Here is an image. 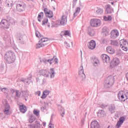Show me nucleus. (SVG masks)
Segmentation results:
<instances>
[{"label":"nucleus","instance_id":"obj_1","mask_svg":"<svg viewBox=\"0 0 128 128\" xmlns=\"http://www.w3.org/2000/svg\"><path fill=\"white\" fill-rule=\"evenodd\" d=\"M40 74L46 78H48L50 74L51 78H54V68H50V72L46 70H41L40 71Z\"/></svg>","mask_w":128,"mask_h":128},{"label":"nucleus","instance_id":"obj_2","mask_svg":"<svg viewBox=\"0 0 128 128\" xmlns=\"http://www.w3.org/2000/svg\"><path fill=\"white\" fill-rule=\"evenodd\" d=\"M48 44V38H41L38 43L36 44V48H43L45 46H46Z\"/></svg>","mask_w":128,"mask_h":128},{"label":"nucleus","instance_id":"obj_3","mask_svg":"<svg viewBox=\"0 0 128 128\" xmlns=\"http://www.w3.org/2000/svg\"><path fill=\"white\" fill-rule=\"evenodd\" d=\"M118 98L119 100H121L122 102L126 100L128 98V92H124V91H120L118 93Z\"/></svg>","mask_w":128,"mask_h":128},{"label":"nucleus","instance_id":"obj_4","mask_svg":"<svg viewBox=\"0 0 128 128\" xmlns=\"http://www.w3.org/2000/svg\"><path fill=\"white\" fill-rule=\"evenodd\" d=\"M90 24L93 28H97V26H100L102 24V22L98 18H94L90 20Z\"/></svg>","mask_w":128,"mask_h":128},{"label":"nucleus","instance_id":"obj_5","mask_svg":"<svg viewBox=\"0 0 128 128\" xmlns=\"http://www.w3.org/2000/svg\"><path fill=\"white\" fill-rule=\"evenodd\" d=\"M4 58L8 62H14V54H12V52H6Z\"/></svg>","mask_w":128,"mask_h":128},{"label":"nucleus","instance_id":"obj_6","mask_svg":"<svg viewBox=\"0 0 128 128\" xmlns=\"http://www.w3.org/2000/svg\"><path fill=\"white\" fill-rule=\"evenodd\" d=\"M26 8V5L22 2H19L16 6V9L18 12H24Z\"/></svg>","mask_w":128,"mask_h":128},{"label":"nucleus","instance_id":"obj_7","mask_svg":"<svg viewBox=\"0 0 128 128\" xmlns=\"http://www.w3.org/2000/svg\"><path fill=\"white\" fill-rule=\"evenodd\" d=\"M0 28H10V24L8 20H2L0 23Z\"/></svg>","mask_w":128,"mask_h":128},{"label":"nucleus","instance_id":"obj_8","mask_svg":"<svg viewBox=\"0 0 128 128\" xmlns=\"http://www.w3.org/2000/svg\"><path fill=\"white\" fill-rule=\"evenodd\" d=\"M96 46V43L94 40H92L88 43V48L89 50H94Z\"/></svg>","mask_w":128,"mask_h":128},{"label":"nucleus","instance_id":"obj_9","mask_svg":"<svg viewBox=\"0 0 128 128\" xmlns=\"http://www.w3.org/2000/svg\"><path fill=\"white\" fill-rule=\"evenodd\" d=\"M118 36H120V34L118 33V30H112L110 32L111 38H116Z\"/></svg>","mask_w":128,"mask_h":128},{"label":"nucleus","instance_id":"obj_10","mask_svg":"<svg viewBox=\"0 0 128 128\" xmlns=\"http://www.w3.org/2000/svg\"><path fill=\"white\" fill-rule=\"evenodd\" d=\"M80 70H79V76L82 80L86 79V74L84 72V68L82 66H81L80 68Z\"/></svg>","mask_w":128,"mask_h":128},{"label":"nucleus","instance_id":"obj_11","mask_svg":"<svg viewBox=\"0 0 128 128\" xmlns=\"http://www.w3.org/2000/svg\"><path fill=\"white\" fill-rule=\"evenodd\" d=\"M10 106L8 104H5V108L4 110V112L5 114H10Z\"/></svg>","mask_w":128,"mask_h":128},{"label":"nucleus","instance_id":"obj_12","mask_svg":"<svg viewBox=\"0 0 128 128\" xmlns=\"http://www.w3.org/2000/svg\"><path fill=\"white\" fill-rule=\"evenodd\" d=\"M114 78L113 76H109L107 78L106 84L112 86L114 84Z\"/></svg>","mask_w":128,"mask_h":128},{"label":"nucleus","instance_id":"obj_13","mask_svg":"<svg viewBox=\"0 0 128 128\" xmlns=\"http://www.w3.org/2000/svg\"><path fill=\"white\" fill-rule=\"evenodd\" d=\"M124 120H126V118H124V117H120L119 119V120L117 122V124H116V128H120V126H122V124H124Z\"/></svg>","mask_w":128,"mask_h":128},{"label":"nucleus","instance_id":"obj_14","mask_svg":"<svg viewBox=\"0 0 128 128\" xmlns=\"http://www.w3.org/2000/svg\"><path fill=\"white\" fill-rule=\"evenodd\" d=\"M120 64V59L118 58H114L112 60L111 65L113 66H118Z\"/></svg>","mask_w":128,"mask_h":128},{"label":"nucleus","instance_id":"obj_15","mask_svg":"<svg viewBox=\"0 0 128 128\" xmlns=\"http://www.w3.org/2000/svg\"><path fill=\"white\" fill-rule=\"evenodd\" d=\"M106 52H108V54H114L116 52L114 48L110 46H108L106 48Z\"/></svg>","mask_w":128,"mask_h":128},{"label":"nucleus","instance_id":"obj_16","mask_svg":"<svg viewBox=\"0 0 128 128\" xmlns=\"http://www.w3.org/2000/svg\"><path fill=\"white\" fill-rule=\"evenodd\" d=\"M101 58H102L103 60L106 62H110V56L106 54H102Z\"/></svg>","mask_w":128,"mask_h":128},{"label":"nucleus","instance_id":"obj_17","mask_svg":"<svg viewBox=\"0 0 128 128\" xmlns=\"http://www.w3.org/2000/svg\"><path fill=\"white\" fill-rule=\"evenodd\" d=\"M92 128H100V124L96 120L92 121L91 123Z\"/></svg>","mask_w":128,"mask_h":128},{"label":"nucleus","instance_id":"obj_18","mask_svg":"<svg viewBox=\"0 0 128 128\" xmlns=\"http://www.w3.org/2000/svg\"><path fill=\"white\" fill-rule=\"evenodd\" d=\"M102 32L105 36H108V34H110V30L106 27L103 28Z\"/></svg>","mask_w":128,"mask_h":128},{"label":"nucleus","instance_id":"obj_19","mask_svg":"<svg viewBox=\"0 0 128 128\" xmlns=\"http://www.w3.org/2000/svg\"><path fill=\"white\" fill-rule=\"evenodd\" d=\"M48 62L52 64H56L58 62V60L56 58H53L51 60H48Z\"/></svg>","mask_w":128,"mask_h":128},{"label":"nucleus","instance_id":"obj_20","mask_svg":"<svg viewBox=\"0 0 128 128\" xmlns=\"http://www.w3.org/2000/svg\"><path fill=\"white\" fill-rule=\"evenodd\" d=\"M50 94V91L48 90H45L41 96V98L44 100V98H46L48 96V94Z\"/></svg>","mask_w":128,"mask_h":128},{"label":"nucleus","instance_id":"obj_21","mask_svg":"<svg viewBox=\"0 0 128 128\" xmlns=\"http://www.w3.org/2000/svg\"><path fill=\"white\" fill-rule=\"evenodd\" d=\"M44 14H48V16H53L54 14H52V12L50 10H48L47 8H45L44 9Z\"/></svg>","mask_w":128,"mask_h":128},{"label":"nucleus","instance_id":"obj_22","mask_svg":"<svg viewBox=\"0 0 128 128\" xmlns=\"http://www.w3.org/2000/svg\"><path fill=\"white\" fill-rule=\"evenodd\" d=\"M124 46H128V42L124 40H120V47L123 48Z\"/></svg>","mask_w":128,"mask_h":128},{"label":"nucleus","instance_id":"obj_23","mask_svg":"<svg viewBox=\"0 0 128 128\" xmlns=\"http://www.w3.org/2000/svg\"><path fill=\"white\" fill-rule=\"evenodd\" d=\"M20 110L21 112L24 114L26 112V107L24 105H21L19 107Z\"/></svg>","mask_w":128,"mask_h":128},{"label":"nucleus","instance_id":"obj_24","mask_svg":"<svg viewBox=\"0 0 128 128\" xmlns=\"http://www.w3.org/2000/svg\"><path fill=\"white\" fill-rule=\"evenodd\" d=\"M66 22H67V20H66V16H63L62 18V20L60 21V24H62V26H64V24H66Z\"/></svg>","mask_w":128,"mask_h":128},{"label":"nucleus","instance_id":"obj_25","mask_svg":"<svg viewBox=\"0 0 128 128\" xmlns=\"http://www.w3.org/2000/svg\"><path fill=\"white\" fill-rule=\"evenodd\" d=\"M88 34L90 36H94L96 34V31L93 29H89L88 31Z\"/></svg>","mask_w":128,"mask_h":128},{"label":"nucleus","instance_id":"obj_26","mask_svg":"<svg viewBox=\"0 0 128 128\" xmlns=\"http://www.w3.org/2000/svg\"><path fill=\"white\" fill-rule=\"evenodd\" d=\"M61 36H70V32L68 30L65 31H62L60 33Z\"/></svg>","mask_w":128,"mask_h":128},{"label":"nucleus","instance_id":"obj_27","mask_svg":"<svg viewBox=\"0 0 128 128\" xmlns=\"http://www.w3.org/2000/svg\"><path fill=\"white\" fill-rule=\"evenodd\" d=\"M6 4L9 8L12 6L14 1L12 0H6Z\"/></svg>","mask_w":128,"mask_h":128},{"label":"nucleus","instance_id":"obj_28","mask_svg":"<svg viewBox=\"0 0 128 128\" xmlns=\"http://www.w3.org/2000/svg\"><path fill=\"white\" fill-rule=\"evenodd\" d=\"M20 94L22 96H24V98H28V92H22L20 93Z\"/></svg>","mask_w":128,"mask_h":128},{"label":"nucleus","instance_id":"obj_29","mask_svg":"<svg viewBox=\"0 0 128 128\" xmlns=\"http://www.w3.org/2000/svg\"><path fill=\"white\" fill-rule=\"evenodd\" d=\"M104 12V10L100 8H97V10H96V14H102Z\"/></svg>","mask_w":128,"mask_h":128},{"label":"nucleus","instance_id":"obj_30","mask_svg":"<svg viewBox=\"0 0 128 128\" xmlns=\"http://www.w3.org/2000/svg\"><path fill=\"white\" fill-rule=\"evenodd\" d=\"M109 110L111 112H116V106H111L109 107Z\"/></svg>","mask_w":128,"mask_h":128},{"label":"nucleus","instance_id":"obj_31","mask_svg":"<svg viewBox=\"0 0 128 128\" xmlns=\"http://www.w3.org/2000/svg\"><path fill=\"white\" fill-rule=\"evenodd\" d=\"M110 44L112 46H118V42L116 40H112L110 41Z\"/></svg>","mask_w":128,"mask_h":128},{"label":"nucleus","instance_id":"obj_32","mask_svg":"<svg viewBox=\"0 0 128 128\" xmlns=\"http://www.w3.org/2000/svg\"><path fill=\"white\" fill-rule=\"evenodd\" d=\"M112 8H110V6H108L106 8V14H112Z\"/></svg>","mask_w":128,"mask_h":128},{"label":"nucleus","instance_id":"obj_33","mask_svg":"<svg viewBox=\"0 0 128 128\" xmlns=\"http://www.w3.org/2000/svg\"><path fill=\"white\" fill-rule=\"evenodd\" d=\"M35 120H36V118H34V117L31 116H30L29 119V122H30V123L34 122Z\"/></svg>","mask_w":128,"mask_h":128},{"label":"nucleus","instance_id":"obj_34","mask_svg":"<svg viewBox=\"0 0 128 128\" xmlns=\"http://www.w3.org/2000/svg\"><path fill=\"white\" fill-rule=\"evenodd\" d=\"M80 12V8H76V12L74 14V16H78V14H78V12Z\"/></svg>","mask_w":128,"mask_h":128},{"label":"nucleus","instance_id":"obj_35","mask_svg":"<svg viewBox=\"0 0 128 128\" xmlns=\"http://www.w3.org/2000/svg\"><path fill=\"white\" fill-rule=\"evenodd\" d=\"M112 20V17H110V16H104V20H105L106 22L110 20Z\"/></svg>","mask_w":128,"mask_h":128},{"label":"nucleus","instance_id":"obj_36","mask_svg":"<svg viewBox=\"0 0 128 128\" xmlns=\"http://www.w3.org/2000/svg\"><path fill=\"white\" fill-rule=\"evenodd\" d=\"M34 128H42V126L40 123H37L35 124Z\"/></svg>","mask_w":128,"mask_h":128},{"label":"nucleus","instance_id":"obj_37","mask_svg":"<svg viewBox=\"0 0 128 128\" xmlns=\"http://www.w3.org/2000/svg\"><path fill=\"white\" fill-rule=\"evenodd\" d=\"M34 114H35L36 116H38L40 114V111H38L36 110H34Z\"/></svg>","mask_w":128,"mask_h":128},{"label":"nucleus","instance_id":"obj_38","mask_svg":"<svg viewBox=\"0 0 128 128\" xmlns=\"http://www.w3.org/2000/svg\"><path fill=\"white\" fill-rule=\"evenodd\" d=\"M60 24V20H57L55 23L54 24V26H58Z\"/></svg>","mask_w":128,"mask_h":128},{"label":"nucleus","instance_id":"obj_39","mask_svg":"<svg viewBox=\"0 0 128 128\" xmlns=\"http://www.w3.org/2000/svg\"><path fill=\"white\" fill-rule=\"evenodd\" d=\"M2 91L5 94H8V89L6 88H3L2 89Z\"/></svg>","mask_w":128,"mask_h":128},{"label":"nucleus","instance_id":"obj_40","mask_svg":"<svg viewBox=\"0 0 128 128\" xmlns=\"http://www.w3.org/2000/svg\"><path fill=\"white\" fill-rule=\"evenodd\" d=\"M128 46H124L123 47H120L121 48L124 52H126L128 50Z\"/></svg>","mask_w":128,"mask_h":128},{"label":"nucleus","instance_id":"obj_41","mask_svg":"<svg viewBox=\"0 0 128 128\" xmlns=\"http://www.w3.org/2000/svg\"><path fill=\"white\" fill-rule=\"evenodd\" d=\"M48 23V18H44V20L42 21V24H46Z\"/></svg>","mask_w":128,"mask_h":128},{"label":"nucleus","instance_id":"obj_42","mask_svg":"<svg viewBox=\"0 0 128 128\" xmlns=\"http://www.w3.org/2000/svg\"><path fill=\"white\" fill-rule=\"evenodd\" d=\"M36 36H37V38H40V32H38V31L36 32Z\"/></svg>","mask_w":128,"mask_h":128},{"label":"nucleus","instance_id":"obj_43","mask_svg":"<svg viewBox=\"0 0 128 128\" xmlns=\"http://www.w3.org/2000/svg\"><path fill=\"white\" fill-rule=\"evenodd\" d=\"M36 96H40V91H38L35 92Z\"/></svg>","mask_w":128,"mask_h":128},{"label":"nucleus","instance_id":"obj_44","mask_svg":"<svg viewBox=\"0 0 128 128\" xmlns=\"http://www.w3.org/2000/svg\"><path fill=\"white\" fill-rule=\"evenodd\" d=\"M48 128H54V126L53 124L50 123L48 125Z\"/></svg>","mask_w":128,"mask_h":128},{"label":"nucleus","instance_id":"obj_45","mask_svg":"<svg viewBox=\"0 0 128 128\" xmlns=\"http://www.w3.org/2000/svg\"><path fill=\"white\" fill-rule=\"evenodd\" d=\"M16 96H20V92H19L18 91L16 90Z\"/></svg>","mask_w":128,"mask_h":128},{"label":"nucleus","instance_id":"obj_46","mask_svg":"<svg viewBox=\"0 0 128 128\" xmlns=\"http://www.w3.org/2000/svg\"><path fill=\"white\" fill-rule=\"evenodd\" d=\"M38 16H44V12H41L39 14Z\"/></svg>","mask_w":128,"mask_h":128},{"label":"nucleus","instance_id":"obj_47","mask_svg":"<svg viewBox=\"0 0 128 128\" xmlns=\"http://www.w3.org/2000/svg\"><path fill=\"white\" fill-rule=\"evenodd\" d=\"M42 16H38V22H42Z\"/></svg>","mask_w":128,"mask_h":128},{"label":"nucleus","instance_id":"obj_48","mask_svg":"<svg viewBox=\"0 0 128 128\" xmlns=\"http://www.w3.org/2000/svg\"><path fill=\"white\" fill-rule=\"evenodd\" d=\"M126 78L127 82H128V72L126 74Z\"/></svg>","mask_w":128,"mask_h":128},{"label":"nucleus","instance_id":"obj_49","mask_svg":"<svg viewBox=\"0 0 128 128\" xmlns=\"http://www.w3.org/2000/svg\"><path fill=\"white\" fill-rule=\"evenodd\" d=\"M42 125H43V126H46V122H42Z\"/></svg>","mask_w":128,"mask_h":128},{"label":"nucleus","instance_id":"obj_50","mask_svg":"<svg viewBox=\"0 0 128 128\" xmlns=\"http://www.w3.org/2000/svg\"><path fill=\"white\" fill-rule=\"evenodd\" d=\"M94 64H100V62L98 61L97 62H95Z\"/></svg>","mask_w":128,"mask_h":128},{"label":"nucleus","instance_id":"obj_51","mask_svg":"<svg viewBox=\"0 0 128 128\" xmlns=\"http://www.w3.org/2000/svg\"><path fill=\"white\" fill-rule=\"evenodd\" d=\"M2 0H0V4H2Z\"/></svg>","mask_w":128,"mask_h":128},{"label":"nucleus","instance_id":"obj_52","mask_svg":"<svg viewBox=\"0 0 128 128\" xmlns=\"http://www.w3.org/2000/svg\"><path fill=\"white\" fill-rule=\"evenodd\" d=\"M78 0H74V2H77Z\"/></svg>","mask_w":128,"mask_h":128},{"label":"nucleus","instance_id":"obj_53","mask_svg":"<svg viewBox=\"0 0 128 128\" xmlns=\"http://www.w3.org/2000/svg\"><path fill=\"white\" fill-rule=\"evenodd\" d=\"M51 2H54V0H51Z\"/></svg>","mask_w":128,"mask_h":128},{"label":"nucleus","instance_id":"obj_54","mask_svg":"<svg viewBox=\"0 0 128 128\" xmlns=\"http://www.w3.org/2000/svg\"><path fill=\"white\" fill-rule=\"evenodd\" d=\"M112 4H114V3H113V2H112Z\"/></svg>","mask_w":128,"mask_h":128},{"label":"nucleus","instance_id":"obj_55","mask_svg":"<svg viewBox=\"0 0 128 128\" xmlns=\"http://www.w3.org/2000/svg\"><path fill=\"white\" fill-rule=\"evenodd\" d=\"M49 18H52V17H49Z\"/></svg>","mask_w":128,"mask_h":128}]
</instances>
